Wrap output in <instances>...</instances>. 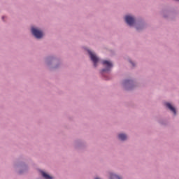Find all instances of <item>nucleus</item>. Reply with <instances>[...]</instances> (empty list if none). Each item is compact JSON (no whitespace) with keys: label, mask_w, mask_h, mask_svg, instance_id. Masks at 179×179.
<instances>
[{"label":"nucleus","mask_w":179,"mask_h":179,"mask_svg":"<svg viewBox=\"0 0 179 179\" xmlns=\"http://www.w3.org/2000/svg\"><path fill=\"white\" fill-rule=\"evenodd\" d=\"M131 64L133 65V66H134V63L132 62H131Z\"/></svg>","instance_id":"9d476101"},{"label":"nucleus","mask_w":179,"mask_h":179,"mask_svg":"<svg viewBox=\"0 0 179 179\" xmlns=\"http://www.w3.org/2000/svg\"><path fill=\"white\" fill-rule=\"evenodd\" d=\"M102 64L106 67V69L102 70V72H108L113 68V63L111 62L103 60Z\"/></svg>","instance_id":"f257e3e1"},{"label":"nucleus","mask_w":179,"mask_h":179,"mask_svg":"<svg viewBox=\"0 0 179 179\" xmlns=\"http://www.w3.org/2000/svg\"><path fill=\"white\" fill-rule=\"evenodd\" d=\"M2 19H3V20L5 19V17H2Z\"/></svg>","instance_id":"9b49d317"},{"label":"nucleus","mask_w":179,"mask_h":179,"mask_svg":"<svg viewBox=\"0 0 179 179\" xmlns=\"http://www.w3.org/2000/svg\"><path fill=\"white\" fill-rule=\"evenodd\" d=\"M42 176L45 179H52V177L50 176V175L47 174L44 171H41Z\"/></svg>","instance_id":"423d86ee"},{"label":"nucleus","mask_w":179,"mask_h":179,"mask_svg":"<svg viewBox=\"0 0 179 179\" xmlns=\"http://www.w3.org/2000/svg\"><path fill=\"white\" fill-rule=\"evenodd\" d=\"M88 52L91 59L94 62V66H97V62H99V57L90 50H89Z\"/></svg>","instance_id":"7ed1b4c3"},{"label":"nucleus","mask_w":179,"mask_h":179,"mask_svg":"<svg viewBox=\"0 0 179 179\" xmlns=\"http://www.w3.org/2000/svg\"><path fill=\"white\" fill-rule=\"evenodd\" d=\"M118 138L120 141H125L127 139V135L124 134H119Z\"/></svg>","instance_id":"0eeeda50"},{"label":"nucleus","mask_w":179,"mask_h":179,"mask_svg":"<svg viewBox=\"0 0 179 179\" xmlns=\"http://www.w3.org/2000/svg\"><path fill=\"white\" fill-rule=\"evenodd\" d=\"M166 106L171 110L173 114L176 115L177 114V112L176 111V108L173 107V106L170 103H165Z\"/></svg>","instance_id":"39448f33"},{"label":"nucleus","mask_w":179,"mask_h":179,"mask_svg":"<svg viewBox=\"0 0 179 179\" xmlns=\"http://www.w3.org/2000/svg\"><path fill=\"white\" fill-rule=\"evenodd\" d=\"M125 22L129 26H133L134 23H135V18L131 15H127L125 17Z\"/></svg>","instance_id":"20e7f679"},{"label":"nucleus","mask_w":179,"mask_h":179,"mask_svg":"<svg viewBox=\"0 0 179 179\" xmlns=\"http://www.w3.org/2000/svg\"><path fill=\"white\" fill-rule=\"evenodd\" d=\"M110 179H121V178H120V176L115 175V174H113V173H111L110 174Z\"/></svg>","instance_id":"6e6552de"},{"label":"nucleus","mask_w":179,"mask_h":179,"mask_svg":"<svg viewBox=\"0 0 179 179\" xmlns=\"http://www.w3.org/2000/svg\"><path fill=\"white\" fill-rule=\"evenodd\" d=\"M31 33L36 38H41L44 36L43 31L34 27L31 28Z\"/></svg>","instance_id":"f03ea898"},{"label":"nucleus","mask_w":179,"mask_h":179,"mask_svg":"<svg viewBox=\"0 0 179 179\" xmlns=\"http://www.w3.org/2000/svg\"><path fill=\"white\" fill-rule=\"evenodd\" d=\"M128 83H129V80H126L124 82V85H128Z\"/></svg>","instance_id":"1a4fd4ad"},{"label":"nucleus","mask_w":179,"mask_h":179,"mask_svg":"<svg viewBox=\"0 0 179 179\" xmlns=\"http://www.w3.org/2000/svg\"><path fill=\"white\" fill-rule=\"evenodd\" d=\"M176 1H179V0H176Z\"/></svg>","instance_id":"f8f14e48"}]
</instances>
